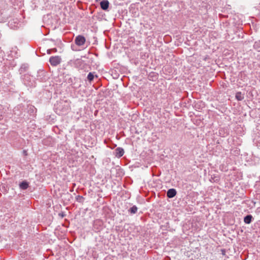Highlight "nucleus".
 Listing matches in <instances>:
<instances>
[{"instance_id": "12", "label": "nucleus", "mask_w": 260, "mask_h": 260, "mask_svg": "<svg viewBox=\"0 0 260 260\" xmlns=\"http://www.w3.org/2000/svg\"><path fill=\"white\" fill-rule=\"evenodd\" d=\"M138 211V208L136 206L134 205L131 207L129 210L128 212L131 214H135Z\"/></svg>"}, {"instance_id": "14", "label": "nucleus", "mask_w": 260, "mask_h": 260, "mask_svg": "<svg viewBox=\"0 0 260 260\" xmlns=\"http://www.w3.org/2000/svg\"><path fill=\"white\" fill-rule=\"evenodd\" d=\"M94 75L93 73L90 72L87 76V79L89 82L92 81L94 79Z\"/></svg>"}, {"instance_id": "13", "label": "nucleus", "mask_w": 260, "mask_h": 260, "mask_svg": "<svg viewBox=\"0 0 260 260\" xmlns=\"http://www.w3.org/2000/svg\"><path fill=\"white\" fill-rule=\"evenodd\" d=\"M253 47L255 49L257 50L258 51H260V41H256L254 43L253 45Z\"/></svg>"}, {"instance_id": "4", "label": "nucleus", "mask_w": 260, "mask_h": 260, "mask_svg": "<svg viewBox=\"0 0 260 260\" xmlns=\"http://www.w3.org/2000/svg\"><path fill=\"white\" fill-rule=\"evenodd\" d=\"M86 41L85 38L81 35L77 36L75 39V43L78 46L83 45Z\"/></svg>"}, {"instance_id": "7", "label": "nucleus", "mask_w": 260, "mask_h": 260, "mask_svg": "<svg viewBox=\"0 0 260 260\" xmlns=\"http://www.w3.org/2000/svg\"><path fill=\"white\" fill-rule=\"evenodd\" d=\"M100 6L103 10H107L109 6V3L107 0H104L100 2Z\"/></svg>"}, {"instance_id": "15", "label": "nucleus", "mask_w": 260, "mask_h": 260, "mask_svg": "<svg viewBox=\"0 0 260 260\" xmlns=\"http://www.w3.org/2000/svg\"><path fill=\"white\" fill-rule=\"evenodd\" d=\"M84 198L82 196L79 195L76 197V200L79 203H83L84 202Z\"/></svg>"}, {"instance_id": "9", "label": "nucleus", "mask_w": 260, "mask_h": 260, "mask_svg": "<svg viewBox=\"0 0 260 260\" xmlns=\"http://www.w3.org/2000/svg\"><path fill=\"white\" fill-rule=\"evenodd\" d=\"M28 183L25 181H22L19 184V187L21 189L25 190L28 187Z\"/></svg>"}, {"instance_id": "1", "label": "nucleus", "mask_w": 260, "mask_h": 260, "mask_svg": "<svg viewBox=\"0 0 260 260\" xmlns=\"http://www.w3.org/2000/svg\"><path fill=\"white\" fill-rule=\"evenodd\" d=\"M56 112L59 115L66 114L69 110V106L66 102H60L55 105Z\"/></svg>"}, {"instance_id": "11", "label": "nucleus", "mask_w": 260, "mask_h": 260, "mask_svg": "<svg viewBox=\"0 0 260 260\" xmlns=\"http://www.w3.org/2000/svg\"><path fill=\"white\" fill-rule=\"evenodd\" d=\"M235 96L236 99L239 101L243 100L244 98L243 94L241 92H237Z\"/></svg>"}, {"instance_id": "19", "label": "nucleus", "mask_w": 260, "mask_h": 260, "mask_svg": "<svg viewBox=\"0 0 260 260\" xmlns=\"http://www.w3.org/2000/svg\"><path fill=\"white\" fill-rule=\"evenodd\" d=\"M221 251H222V254L223 255H224L225 254V250L224 249H222Z\"/></svg>"}, {"instance_id": "16", "label": "nucleus", "mask_w": 260, "mask_h": 260, "mask_svg": "<svg viewBox=\"0 0 260 260\" xmlns=\"http://www.w3.org/2000/svg\"><path fill=\"white\" fill-rule=\"evenodd\" d=\"M28 68V67L25 65H22L20 68V71L22 72L23 70L25 71Z\"/></svg>"}, {"instance_id": "8", "label": "nucleus", "mask_w": 260, "mask_h": 260, "mask_svg": "<svg viewBox=\"0 0 260 260\" xmlns=\"http://www.w3.org/2000/svg\"><path fill=\"white\" fill-rule=\"evenodd\" d=\"M30 79V76L28 75H25L23 78V81L25 84L27 86H32V83H30V82H28V81Z\"/></svg>"}, {"instance_id": "2", "label": "nucleus", "mask_w": 260, "mask_h": 260, "mask_svg": "<svg viewBox=\"0 0 260 260\" xmlns=\"http://www.w3.org/2000/svg\"><path fill=\"white\" fill-rule=\"evenodd\" d=\"M74 64L75 66L80 70H85L87 67L86 62L81 59H77L75 60Z\"/></svg>"}, {"instance_id": "18", "label": "nucleus", "mask_w": 260, "mask_h": 260, "mask_svg": "<svg viewBox=\"0 0 260 260\" xmlns=\"http://www.w3.org/2000/svg\"><path fill=\"white\" fill-rule=\"evenodd\" d=\"M71 48H72V49L73 51H77V50L75 48V46L74 45H72Z\"/></svg>"}, {"instance_id": "20", "label": "nucleus", "mask_w": 260, "mask_h": 260, "mask_svg": "<svg viewBox=\"0 0 260 260\" xmlns=\"http://www.w3.org/2000/svg\"><path fill=\"white\" fill-rule=\"evenodd\" d=\"M23 153L25 154V155H26V151L25 150H24L23 151Z\"/></svg>"}, {"instance_id": "10", "label": "nucleus", "mask_w": 260, "mask_h": 260, "mask_svg": "<svg viewBox=\"0 0 260 260\" xmlns=\"http://www.w3.org/2000/svg\"><path fill=\"white\" fill-rule=\"evenodd\" d=\"M252 219V216L251 215H247L244 218V221L245 223L249 224L251 223Z\"/></svg>"}, {"instance_id": "5", "label": "nucleus", "mask_w": 260, "mask_h": 260, "mask_svg": "<svg viewBox=\"0 0 260 260\" xmlns=\"http://www.w3.org/2000/svg\"><path fill=\"white\" fill-rule=\"evenodd\" d=\"M124 149L121 147H117L115 149L114 151V154L117 158H120L124 154Z\"/></svg>"}, {"instance_id": "3", "label": "nucleus", "mask_w": 260, "mask_h": 260, "mask_svg": "<svg viewBox=\"0 0 260 260\" xmlns=\"http://www.w3.org/2000/svg\"><path fill=\"white\" fill-rule=\"evenodd\" d=\"M61 60L59 56H51L49 59V62L52 66H56L60 63Z\"/></svg>"}, {"instance_id": "17", "label": "nucleus", "mask_w": 260, "mask_h": 260, "mask_svg": "<svg viewBox=\"0 0 260 260\" xmlns=\"http://www.w3.org/2000/svg\"><path fill=\"white\" fill-rule=\"evenodd\" d=\"M53 50H54L55 51H56V49H55H55H53ZM52 50V49H48L47 50V53L48 54H51Z\"/></svg>"}, {"instance_id": "6", "label": "nucleus", "mask_w": 260, "mask_h": 260, "mask_svg": "<svg viewBox=\"0 0 260 260\" xmlns=\"http://www.w3.org/2000/svg\"><path fill=\"white\" fill-rule=\"evenodd\" d=\"M177 194V191L174 188L169 189L167 192V196L168 198H173Z\"/></svg>"}]
</instances>
